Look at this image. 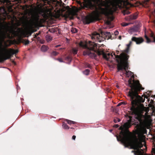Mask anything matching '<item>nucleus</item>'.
Here are the masks:
<instances>
[{
  "label": "nucleus",
  "mask_w": 155,
  "mask_h": 155,
  "mask_svg": "<svg viewBox=\"0 0 155 155\" xmlns=\"http://www.w3.org/2000/svg\"><path fill=\"white\" fill-rule=\"evenodd\" d=\"M148 102L149 107H143L142 111L135 114L136 118L140 123L137 127V136L133 135L129 132L127 129L131 126V125L129 123H126L123 127H120L121 130L124 129L125 130H122L119 136H117V141H121L125 147L130 146L131 148L136 150L137 151L134 152L135 155H147L144 153L142 149L140 148L143 146L142 143H145L143 134L146 133V128H148L152 121L150 115H155V107L153 101L151 100Z\"/></svg>",
  "instance_id": "f257e3e1"
},
{
  "label": "nucleus",
  "mask_w": 155,
  "mask_h": 155,
  "mask_svg": "<svg viewBox=\"0 0 155 155\" xmlns=\"http://www.w3.org/2000/svg\"><path fill=\"white\" fill-rule=\"evenodd\" d=\"M91 0L97 4H99L100 6L105 7L104 8H100L101 12L111 21L113 20L114 18L112 15L109 17V15L112 14L118 8H121L125 7L129 4L128 0H105L103 1L101 0Z\"/></svg>",
  "instance_id": "f03ea898"
},
{
  "label": "nucleus",
  "mask_w": 155,
  "mask_h": 155,
  "mask_svg": "<svg viewBox=\"0 0 155 155\" xmlns=\"http://www.w3.org/2000/svg\"><path fill=\"white\" fill-rule=\"evenodd\" d=\"M128 83L131 87L128 95L130 97L133 107L134 105H137L140 103L143 102L145 98L147 99L148 102H149V97L150 96L149 92H146L144 96L142 95L141 97L138 95L137 91L144 89L141 87L139 81L130 79L128 80Z\"/></svg>",
  "instance_id": "7ed1b4c3"
},
{
  "label": "nucleus",
  "mask_w": 155,
  "mask_h": 155,
  "mask_svg": "<svg viewBox=\"0 0 155 155\" xmlns=\"http://www.w3.org/2000/svg\"><path fill=\"white\" fill-rule=\"evenodd\" d=\"M6 34L7 32L5 31L0 30V62L9 59L12 55L18 52V50L7 49L3 47V43H5V39L6 38Z\"/></svg>",
  "instance_id": "20e7f679"
},
{
  "label": "nucleus",
  "mask_w": 155,
  "mask_h": 155,
  "mask_svg": "<svg viewBox=\"0 0 155 155\" xmlns=\"http://www.w3.org/2000/svg\"><path fill=\"white\" fill-rule=\"evenodd\" d=\"M40 14L44 18L40 19L38 15H35L32 16L31 19L29 21L27 26L26 29L29 31L32 29L34 26L40 25L44 22L46 19L51 15V9L46 8V9H41Z\"/></svg>",
  "instance_id": "39448f33"
},
{
  "label": "nucleus",
  "mask_w": 155,
  "mask_h": 155,
  "mask_svg": "<svg viewBox=\"0 0 155 155\" xmlns=\"http://www.w3.org/2000/svg\"><path fill=\"white\" fill-rule=\"evenodd\" d=\"M79 45L81 47L87 48L83 52L84 55H88L91 58H95L96 56V54L91 52V51H92L97 52L99 55L103 53V51H100L99 50L100 47H103V44L100 45L89 41L88 43L86 41H81L79 43Z\"/></svg>",
  "instance_id": "423d86ee"
},
{
  "label": "nucleus",
  "mask_w": 155,
  "mask_h": 155,
  "mask_svg": "<svg viewBox=\"0 0 155 155\" xmlns=\"http://www.w3.org/2000/svg\"><path fill=\"white\" fill-rule=\"evenodd\" d=\"M113 54L114 55L116 59V61L118 63L117 65L118 71L124 70L126 77L133 78L134 77L133 73L128 70V64L127 60L129 57L127 55L124 53H122L120 56L115 55L114 53L113 54H111V55L113 57Z\"/></svg>",
  "instance_id": "0eeeda50"
},
{
  "label": "nucleus",
  "mask_w": 155,
  "mask_h": 155,
  "mask_svg": "<svg viewBox=\"0 0 155 155\" xmlns=\"http://www.w3.org/2000/svg\"><path fill=\"white\" fill-rule=\"evenodd\" d=\"M98 16L97 13L94 12L92 15L86 17L84 18V21H85L86 24H89L96 20Z\"/></svg>",
  "instance_id": "6e6552de"
},
{
  "label": "nucleus",
  "mask_w": 155,
  "mask_h": 155,
  "mask_svg": "<svg viewBox=\"0 0 155 155\" xmlns=\"http://www.w3.org/2000/svg\"><path fill=\"white\" fill-rule=\"evenodd\" d=\"M102 33L99 34L97 32H94L92 34L91 37L93 40H95L96 41L101 42L104 40L105 38L101 36Z\"/></svg>",
  "instance_id": "1a4fd4ad"
},
{
  "label": "nucleus",
  "mask_w": 155,
  "mask_h": 155,
  "mask_svg": "<svg viewBox=\"0 0 155 155\" xmlns=\"http://www.w3.org/2000/svg\"><path fill=\"white\" fill-rule=\"evenodd\" d=\"M77 15V11L71 9H69L66 14L65 15V17L69 18L70 19H73L74 16Z\"/></svg>",
  "instance_id": "9d476101"
},
{
  "label": "nucleus",
  "mask_w": 155,
  "mask_h": 155,
  "mask_svg": "<svg viewBox=\"0 0 155 155\" xmlns=\"http://www.w3.org/2000/svg\"><path fill=\"white\" fill-rule=\"evenodd\" d=\"M131 40L135 42L137 44H140L143 41V40L142 38H137L135 37H133L132 38Z\"/></svg>",
  "instance_id": "9b49d317"
},
{
  "label": "nucleus",
  "mask_w": 155,
  "mask_h": 155,
  "mask_svg": "<svg viewBox=\"0 0 155 155\" xmlns=\"http://www.w3.org/2000/svg\"><path fill=\"white\" fill-rule=\"evenodd\" d=\"M137 17V14H135L133 15H131L130 16L126 17L125 20L127 21H130L132 20L136 19Z\"/></svg>",
  "instance_id": "f8f14e48"
},
{
  "label": "nucleus",
  "mask_w": 155,
  "mask_h": 155,
  "mask_svg": "<svg viewBox=\"0 0 155 155\" xmlns=\"http://www.w3.org/2000/svg\"><path fill=\"white\" fill-rule=\"evenodd\" d=\"M48 49V47L45 45H43L41 48V50L43 52L46 51Z\"/></svg>",
  "instance_id": "ddd939ff"
},
{
  "label": "nucleus",
  "mask_w": 155,
  "mask_h": 155,
  "mask_svg": "<svg viewBox=\"0 0 155 155\" xmlns=\"http://www.w3.org/2000/svg\"><path fill=\"white\" fill-rule=\"evenodd\" d=\"M104 35L106 36V38H107V39L110 38L111 37V34L109 32H105Z\"/></svg>",
  "instance_id": "4468645a"
},
{
  "label": "nucleus",
  "mask_w": 155,
  "mask_h": 155,
  "mask_svg": "<svg viewBox=\"0 0 155 155\" xmlns=\"http://www.w3.org/2000/svg\"><path fill=\"white\" fill-rule=\"evenodd\" d=\"M45 38H46V41L48 42L50 41L52 39V38L51 36H50L48 35H46V36Z\"/></svg>",
  "instance_id": "2eb2a0df"
},
{
  "label": "nucleus",
  "mask_w": 155,
  "mask_h": 155,
  "mask_svg": "<svg viewBox=\"0 0 155 155\" xmlns=\"http://www.w3.org/2000/svg\"><path fill=\"white\" fill-rule=\"evenodd\" d=\"M90 70L88 69H86L83 71V73L86 75H88L89 74Z\"/></svg>",
  "instance_id": "dca6fc26"
},
{
  "label": "nucleus",
  "mask_w": 155,
  "mask_h": 155,
  "mask_svg": "<svg viewBox=\"0 0 155 155\" xmlns=\"http://www.w3.org/2000/svg\"><path fill=\"white\" fill-rule=\"evenodd\" d=\"M66 120L69 124H74L75 123V122L68 120Z\"/></svg>",
  "instance_id": "f3484780"
},
{
  "label": "nucleus",
  "mask_w": 155,
  "mask_h": 155,
  "mask_svg": "<svg viewBox=\"0 0 155 155\" xmlns=\"http://www.w3.org/2000/svg\"><path fill=\"white\" fill-rule=\"evenodd\" d=\"M110 55L109 53L107 55L104 54L103 57L104 58L106 59L107 60H108L109 58V56Z\"/></svg>",
  "instance_id": "a211bd4d"
},
{
  "label": "nucleus",
  "mask_w": 155,
  "mask_h": 155,
  "mask_svg": "<svg viewBox=\"0 0 155 155\" xmlns=\"http://www.w3.org/2000/svg\"><path fill=\"white\" fill-rule=\"evenodd\" d=\"M130 13V12L127 10H126L123 11V13L124 15H126L129 14Z\"/></svg>",
  "instance_id": "6ab92c4d"
},
{
  "label": "nucleus",
  "mask_w": 155,
  "mask_h": 155,
  "mask_svg": "<svg viewBox=\"0 0 155 155\" xmlns=\"http://www.w3.org/2000/svg\"><path fill=\"white\" fill-rule=\"evenodd\" d=\"M0 2L3 3H9L10 1L9 0H0Z\"/></svg>",
  "instance_id": "aec40b11"
},
{
  "label": "nucleus",
  "mask_w": 155,
  "mask_h": 155,
  "mask_svg": "<svg viewBox=\"0 0 155 155\" xmlns=\"http://www.w3.org/2000/svg\"><path fill=\"white\" fill-rule=\"evenodd\" d=\"M62 127L65 129H68L69 128L68 126L65 124H64L62 125Z\"/></svg>",
  "instance_id": "412c9836"
},
{
  "label": "nucleus",
  "mask_w": 155,
  "mask_h": 155,
  "mask_svg": "<svg viewBox=\"0 0 155 155\" xmlns=\"http://www.w3.org/2000/svg\"><path fill=\"white\" fill-rule=\"evenodd\" d=\"M71 31L73 33H75L77 32V30L76 28H72L71 29Z\"/></svg>",
  "instance_id": "4be33fe9"
},
{
  "label": "nucleus",
  "mask_w": 155,
  "mask_h": 155,
  "mask_svg": "<svg viewBox=\"0 0 155 155\" xmlns=\"http://www.w3.org/2000/svg\"><path fill=\"white\" fill-rule=\"evenodd\" d=\"M78 50L77 48H74L72 49V52L74 54H76L77 53Z\"/></svg>",
  "instance_id": "5701e85b"
},
{
  "label": "nucleus",
  "mask_w": 155,
  "mask_h": 155,
  "mask_svg": "<svg viewBox=\"0 0 155 155\" xmlns=\"http://www.w3.org/2000/svg\"><path fill=\"white\" fill-rule=\"evenodd\" d=\"M130 23H128L125 22H123L121 23V25L123 26H126L129 25Z\"/></svg>",
  "instance_id": "b1692460"
},
{
  "label": "nucleus",
  "mask_w": 155,
  "mask_h": 155,
  "mask_svg": "<svg viewBox=\"0 0 155 155\" xmlns=\"http://www.w3.org/2000/svg\"><path fill=\"white\" fill-rule=\"evenodd\" d=\"M145 38L147 40V43H149L151 42L149 38L146 35H145Z\"/></svg>",
  "instance_id": "393cba45"
},
{
  "label": "nucleus",
  "mask_w": 155,
  "mask_h": 155,
  "mask_svg": "<svg viewBox=\"0 0 155 155\" xmlns=\"http://www.w3.org/2000/svg\"><path fill=\"white\" fill-rule=\"evenodd\" d=\"M58 54V53L56 51H53L51 53V54L53 56H56Z\"/></svg>",
  "instance_id": "a878e982"
},
{
  "label": "nucleus",
  "mask_w": 155,
  "mask_h": 155,
  "mask_svg": "<svg viewBox=\"0 0 155 155\" xmlns=\"http://www.w3.org/2000/svg\"><path fill=\"white\" fill-rule=\"evenodd\" d=\"M152 153L155 154V144L154 145L153 147L152 148Z\"/></svg>",
  "instance_id": "bb28decb"
},
{
  "label": "nucleus",
  "mask_w": 155,
  "mask_h": 155,
  "mask_svg": "<svg viewBox=\"0 0 155 155\" xmlns=\"http://www.w3.org/2000/svg\"><path fill=\"white\" fill-rule=\"evenodd\" d=\"M134 29L133 28L131 29L129 31V33L131 34H133V32L134 31Z\"/></svg>",
  "instance_id": "cd10ccee"
},
{
  "label": "nucleus",
  "mask_w": 155,
  "mask_h": 155,
  "mask_svg": "<svg viewBox=\"0 0 155 155\" xmlns=\"http://www.w3.org/2000/svg\"><path fill=\"white\" fill-rule=\"evenodd\" d=\"M106 24L108 25H109L111 24V22L110 21L108 20L106 22Z\"/></svg>",
  "instance_id": "c85d7f7f"
},
{
  "label": "nucleus",
  "mask_w": 155,
  "mask_h": 155,
  "mask_svg": "<svg viewBox=\"0 0 155 155\" xmlns=\"http://www.w3.org/2000/svg\"><path fill=\"white\" fill-rule=\"evenodd\" d=\"M66 60L68 61H71V58L70 57H68L66 58Z\"/></svg>",
  "instance_id": "c756f323"
},
{
  "label": "nucleus",
  "mask_w": 155,
  "mask_h": 155,
  "mask_svg": "<svg viewBox=\"0 0 155 155\" xmlns=\"http://www.w3.org/2000/svg\"><path fill=\"white\" fill-rule=\"evenodd\" d=\"M119 34V32L118 31H115L114 32V34L115 35H117Z\"/></svg>",
  "instance_id": "7c9ffc66"
},
{
  "label": "nucleus",
  "mask_w": 155,
  "mask_h": 155,
  "mask_svg": "<svg viewBox=\"0 0 155 155\" xmlns=\"http://www.w3.org/2000/svg\"><path fill=\"white\" fill-rule=\"evenodd\" d=\"M29 43V41L28 40H27L25 41V45H27Z\"/></svg>",
  "instance_id": "2f4dec72"
},
{
  "label": "nucleus",
  "mask_w": 155,
  "mask_h": 155,
  "mask_svg": "<svg viewBox=\"0 0 155 155\" xmlns=\"http://www.w3.org/2000/svg\"><path fill=\"white\" fill-rule=\"evenodd\" d=\"M131 43H132V42L131 41H130V43L129 44H127V47H129L130 46V45H131Z\"/></svg>",
  "instance_id": "473e14b6"
},
{
  "label": "nucleus",
  "mask_w": 155,
  "mask_h": 155,
  "mask_svg": "<svg viewBox=\"0 0 155 155\" xmlns=\"http://www.w3.org/2000/svg\"><path fill=\"white\" fill-rule=\"evenodd\" d=\"M75 138H76V136L74 135L72 136V139L74 140H75Z\"/></svg>",
  "instance_id": "72a5a7b5"
},
{
  "label": "nucleus",
  "mask_w": 155,
  "mask_h": 155,
  "mask_svg": "<svg viewBox=\"0 0 155 155\" xmlns=\"http://www.w3.org/2000/svg\"><path fill=\"white\" fill-rule=\"evenodd\" d=\"M58 60L59 61H60V62H63V61H62V60L61 59V58L58 59Z\"/></svg>",
  "instance_id": "f704fd0d"
},
{
  "label": "nucleus",
  "mask_w": 155,
  "mask_h": 155,
  "mask_svg": "<svg viewBox=\"0 0 155 155\" xmlns=\"http://www.w3.org/2000/svg\"><path fill=\"white\" fill-rule=\"evenodd\" d=\"M114 122L115 123H117V119H114Z\"/></svg>",
  "instance_id": "c9c22d12"
},
{
  "label": "nucleus",
  "mask_w": 155,
  "mask_h": 155,
  "mask_svg": "<svg viewBox=\"0 0 155 155\" xmlns=\"http://www.w3.org/2000/svg\"><path fill=\"white\" fill-rule=\"evenodd\" d=\"M152 37H153V42H155V37H153V36H152Z\"/></svg>",
  "instance_id": "e433bc0d"
},
{
  "label": "nucleus",
  "mask_w": 155,
  "mask_h": 155,
  "mask_svg": "<svg viewBox=\"0 0 155 155\" xmlns=\"http://www.w3.org/2000/svg\"><path fill=\"white\" fill-rule=\"evenodd\" d=\"M117 122H119L120 121V119L117 118Z\"/></svg>",
  "instance_id": "4c0bfd02"
},
{
  "label": "nucleus",
  "mask_w": 155,
  "mask_h": 155,
  "mask_svg": "<svg viewBox=\"0 0 155 155\" xmlns=\"http://www.w3.org/2000/svg\"><path fill=\"white\" fill-rule=\"evenodd\" d=\"M120 103L119 104H118L117 105V106H120L121 104V103Z\"/></svg>",
  "instance_id": "58836bf2"
},
{
  "label": "nucleus",
  "mask_w": 155,
  "mask_h": 155,
  "mask_svg": "<svg viewBox=\"0 0 155 155\" xmlns=\"http://www.w3.org/2000/svg\"><path fill=\"white\" fill-rule=\"evenodd\" d=\"M118 38L120 40L121 39V36H119V38Z\"/></svg>",
  "instance_id": "ea45409f"
},
{
  "label": "nucleus",
  "mask_w": 155,
  "mask_h": 155,
  "mask_svg": "<svg viewBox=\"0 0 155 155\" xmlns=\"http://www.w3.org/2000/svg\"><path fill=\"white\" fill-rule=\"evenodd\" d=\"M115 127H118V125L117 124H116L115 125Z\"/></svg>",
  "instance_id": "a19ab883"
},
{
  "label": "nucleus",
  "mask_w": 155,
  "mask_h": 155,
  "mask_svg": "<svg viewBox=\"0 0 155 155\" xmlns=\"http://www.w3.org/2000/svg\"><path fill=\"white\" fill-rule=\"evenodd\" d=\"M59 46H60V45H56V46H55V47L57 48V47H59Z\"/></svg>",
  "instance_id": "79ce46f5"
},
{
  "label": "nucleus",
  "mask_w": 155,
  "mask_h": 155,
  "mask_svg": "<svg viewBox=\"0 0 155 155\" xmlns=\"http://www.w3.org/2000/svg\"><path fill=\"white\" fill-rule=\"evenodd\" d=\"M112 130H110V132H112Z\"/></svg>",
  "instance_id": "37998d69"
},
{
  "label": "nucleus",
  "mask_w": 155,
  "mask_h": 155,
  "mask_svg": "<svg viewBox=\"0 0 155 155\" xmlns=\"http://www.w3.org/2000/svg\"><path fill=\"white\" fill-rule=\"evenodd\" d=\"M111 28V27H109V28Z\"/></svg>",
  "instance_id": "c03bdc74"
},
{
  "label": "nucleus",
  "mask_w": 155,
  "mask_h": 155,
  "mask_svg": "<svg viewBox=\"0 0 155 155\" xmlns=\"http://www.w3.org/2000/svg\"><path fill=\"white\" fill-rule=\"evenodd\" d=\"M18 31H20L19 29H18Z\"/></svg>",
  "instance_id": "a18cd8bd"
},
{
  "label": "nucleus",
  "mask_w": 155,
  "mask_h": 155,
  "mask_svg": "<svg viewBox=\"0 0 155 155\" xmlns=\"http://www.w3.org/2000/svg\"><path fill=\"white\" fill-rule=\"evenodd\" d=\"M62 49V48H61L60 49Z\"/></svg>",
  "instance_id": "49530a36"
},
{
  "label": "nucleus",
  "mask_w": 155,
  "mask_h": 155,
  "mask_svg": "<svg viewBox=\"0 0 155 155\" xmlns=\"http://www.w3.org/2000/svg\"><path fill=\"white\" fill-rule=\"evenodd\" d=\"M44 1H45V0H43Z\"/></svg>",
  "instance_id": "de8ad7c7"
}]
</instances>
